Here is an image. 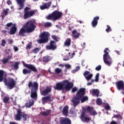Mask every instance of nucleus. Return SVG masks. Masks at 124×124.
Returning <instances> with one entry per match:
<instances>
[{
    "label": "nucleus",
    "instance_id": "7ed1b4c3",
    "mask_svg": "<svg viewBox=\"0 0 124 124\" xmlns=\"http://www.w3.org/2000/svg\"><path fill=\"white\" fill-rule=\"evenodd\" d=\"M3 81L5 83V85L10 90H12L16 85V81L13 78H8L6 79V78H3V71L0 70V82H2Z\"/></svg>",
    "mask_w": 124,
    "mask_h": 124
},
{
    "label": "nucleus",
    "instance_id": "774afa93",
    "mask_svg": "<svg viewBox=\"0 0 124 124\" xmlns=\"http://www.w3.org/2000/svg\"><path fill=\"white\" fill-rule=\"evenodd\" d=\"M40 76V74L37 75V77H36V78H37V79H38V78H39Z\"/></svg>",
    "mask_w": 124,
    "mask_h": 124
},
{
    "label": "nucleus",
    "instance_id": "1a4fd4ad",
    "mask_svg": "<svg viewBox=\"0 0 124 124\" xmlns=\"http://www.w3.org/2000/svg\"><path fill=\"white\" fill-rule=\"evenodd\" d=\"M42 95L44 97L42 98V104L43 105L48 103V102H53L54 100V96L51 94L47 95V93H42Z\"/></svg>",
    "mask_w": 124,
    "mask_h": 124
},
{
    "label": "nucleus",
    "instance_id": "393cba45",
    "mask_svg": "<svg viewBox=\"0 0 124 124\" xmlns=\"http://www.w3.org/2000/svg\"><path fill=\"white\" fill-rule=\"evenodd\" d=\"M52 91V87L51 86H47L46 89L43 90L42 93H49Z\"/></svg>",
    "mask_w": 124,
    "mask_h": 124
},
{
    "label": "nucleus",
    "instance_id": "7c9ffc66",
    "mask_svg": "<svg viewBox=\"0 0 124 124\" xmlns=\"http://www.w3.org/2000/svg\"><path fill=\"white\" fill-rule=\"evenodd\" d=\"M80 100L81 103H84L85 101H88V100H89V98L87 96H84L81 98Z\"/></svg>",
    "mask_w": 124,
    "mask_h": 124
},
{
    "label": "nucleus",
    "instance_id": "412c9836",
    "mask_svg": "<svg viewBox=\"0 0 124 124\" xmlns=\"http://www.w3.org/2000/svg\"><path fill=\"white\" fill-rule=\"evenodd\" d=\"M99 79V73H98L95 76V80L92 79L91 82H88L87 83L88 86H91V85H92L93 83V82H94V81L95 82H98Z\"/></svg>",
    "mask_w": 124,
    "mask_h": 124
},
{
    "label": "nucleus",
    "instance_id": "f257e3e1",
    "mask_svg": "<svg viewBox=\"0 0 124 124\" xmlns=\"http://www.w3.org/2000/svg\"><path fill=\"white\" fill-rule=\"evenodd\" d=\"M36 29L35 25V20L31 19L26 22L23 26V27L20 29L18 32L20 36H25V33H31L34 31Z\"/></svg>",
    "mask_w": 124,
    "mask_h": 124
},
{
    "label": "nucleus",
    "instance_id": "c9c22d12",
    "mask_svg": "<svg viewBox=\"0 0 124 124\" xmlns=\"http://www.w3.org/2000/svg\"><path fill=\"white\" fill-rule=\"evenodd\" d=\"M78 93H86V88H80L78 91Z\"/></svg>",
    "mask_w": 124,
    "mask_h": 124
},
{
    "label": "nucleus",
    "instance_id": "79ce46f5",
    "mask_svg": "<svg viewBox=\"0 0 124 124\" xmlns=\"http://www.w3.org/2000/svg\"><path fill=\"white\" fill-rule=\"evenodd\" d=\"M107 28L108 29L106 30V31H107V32H110V31H112V29L109 25H107Z\"/></svg>",
    "mask_w": 124,
    "mask_h": 124
},
{
    "label": "nucleus",
    "instance_id": "6ab92c4d",
    "mask_svg": "<svg viewBox=\"0 0 124 124\" xmlns=\"http://www.w3.org/2000/svg\"><path fill=\"white\" fill-rule=\"evenodd\" d=\"M99 20V16H95L93 17V20L91 22L92 26L93 28H95L97 26L98 23V20Z\"/></svg>",
    "mask_w": 124,
    "mask_h": 124
},
{
    "label": "nucleus",
    "instance_id": "4d7b16f0",
    "mask_svg": "<svg viewBox=\"0 0 124 124\" xmlns=\"http://www.w3.org/2000/svg\"><path fill=\"white\" fill-rule=\"evenodd\" d=\"M93 95H95L97 97H98V96H101V95H99V93H93Z\"/></svg>",
    "mask_w": 124,
    "mask_h": 124
},
{
    "label": "nucleus",
    "instance_id": "e433bc0d",
    "mask_svg": "<svg viewBox=\"0 0 124 124\" xmlns=\"http://www.w3.org/2000/svg\"><path fill=\"white\" fill-rule=\"evenodd\" d=\"M31 98L34 99V100H36L37 99V93H31Z\"/></svg>",
    "mask_w": 124,
    "mask_h": 124
},
{
    "label": "nucleus",
    "instance_id": "864d4df0",
    "mask_svg": "<svg viewBox=\"0 0 124 124\" xmlns=\"http://www.w3.org/2000/svg\"><path fill=\"white\" fill-rule=\"evenodd\" d=\"M119 117H120V115L117 114V115H114L112 118H116L118 119Z\"/></svg>",
    "mask_w": 124,
    "mask_h": 124
},
{
    "label": "nucleus",
    "instance_id": "423d86ee",
    "mask_svg": "<svg viewBox=\"0 0 124 124\" xmlns=\"http://www.w3.org/2000/svg\"><path fill=\"white\" fill-rule=\"evenodd\" d=\"M104 52L105 53V54L103 55L104 62L106 64L110 66V65H111V63H112V58L109 55L110 50H109L108 48H106Z\"/></svg>",
    "mask_w": 124,
    "mask_h": 124
},
{
    "label": "nucleus",
    "instance_id": "8fccbe9b",
    "mask_svg": "<svg viewBox=\"0 0 124 124\" xmlns=\"http://www.w3.org/2000/svg\"><path fill=\"white\" fill-rule=\"evenodd\" d=\"M13 25V23L12 22H10L6 24V27H7V28H10V27H11Z\"/></svg>",
    "mask_w": 124,
    "mask_h": 124
},
{
    "label": "nucleus",
    "instance_id": "4c0bfd02",
    "mask_svg": "<svg viewBox=\"0 0 124 124\" xmlns=\"http://www.w3.org/2000/svg\"><path fill=\"white\" fill-rule=\"evenodd\" d=\"M39 51H40V48L39 47H36L32 50V53H34V54H37Z\"/></svg>",
    "mask_w": 124,
    "mask_h": 124
},
{
    "label": "nucleus",
    "instance_id": "6e6d98bb",
    "mask_svg": "<svg viewBox=\"0 0 124 124\" xmlns=\"http://www.w3.org/2000/svg\"><path fill=\"white\" fill-rule=\"evenodd\" d=\"M109 124H118L117 122L114 120L112 121Z\"/></svg>",
    "mask_w": 124,
    "mask_h": 124
},
{
    "label": "nucleus",
    "instance_id": "bf43d9fd",
    "mask_svg": "<svg viewBox=\"0 0 124 124\" xmlns=\"http://www.w3.org/2000/svg\"><path fill=\"white\" fill-rule=\"evenodd\" d=\"M3 12L5 14V15H7L8 12L6 10H4Z\"/></svg>",
    "mask_w": 124,
    "mask_h": 124
},
{
    "label": "nucleus",
    "instance_id": "5701e85b",
    "mask_svg": "<svg viewBox=\"0 0 124 124\" xmlns=\"http://www.w3.org/2000/svg\"><path fill=\"white\" fill-rule=\"evenodd\" d=\"M17 31V27L16 25H13V26L10 30V34H15Z\"/></svg>",
    "mask_w": 124,
    "mask_h": 124
},
{
    "label": "nucleus",
    "instance_id": "f03ea898",
    "mask_svg": "<svg viewBox=\"0 0 124 124\" xmlns=\"http://www.w3.org/2000/svg\"><path fill=\"white\" fill-rule=\"evenodd\" d=\"M73 82H69L68 80H64L62 83L61 82L57 83L54 88L57 91H62L64 89L66 92H69L73 88Z\"/></svg>",
    "mask_w": 124,
    "mask_h": 124
},
{
    "label": "nucleus",
    "instance_id": "bb28decb",
    "mask_svg": "<svg viewBox=\"0 0 124 124\" xmlns=\"http://www.w3.org/2000/svg\"><path fill=\"white\" fill-rule=\"evenodd\" d=\"M34 103L33 100L31 99L28 102L26 103L25 105L27 108H31V106H32Z\"/></svg>",
    "mask_w": 124,
    "mask_h": 124
},
{
    "label": "nucleus",
    "instance_id": "58836bf2",
    "mask_svg": "<svg viewBox=\"0 0 124 124\" xmlns=\"http://www.w3.org/2000/svg\"><path fill=\"white\" fill-rule=\"evenodd\" d=\"M97 105H102V100L101 98H98L96 101Z\"/></svg>",
    "mask_w": 124,
    "mask_h": 124
},
{
    "label": "nucleus",
    "instance_id": "b1692460",
    "mask_svg": "<svg viewBox=\"0 0 124 124\" xmlns=\"http://www.w3.org/2000/svg\"><path fill=\"white\" fill-rule=\"evenodd\" d=\"M65 47H69L71 45V39L69 38H67L63 44Z\"/></svg>",
    "mask_w": 124,
    "mask_h": 124
},
{
    "label": "nucleus",
    "instance_id": "2eb2a0df",
    "mask_svg": "<svg viewBox=\"0 0 124 124\" xmlns=\"http://www.w3.org/2000/svg\"><path fill=\"white\" fill-rule=\"evenodd\" d=\"M80 119L82 121V122H83L84 123H88V122H90L91 121V119L87 116H85V112H83L80 116Z\"/></svg>",
    "mask_w": 124,
    "mask_h": 124
},
{
    "label": "nucleus",
    "instance_id": "5fc2aeb1",
    "mask_svg": "<svg viewBox=\"0 0 124 124\" xmlns=\"http://www.w3.org/2000/svg\"><path fill=\"white\" fill-rule=\"evenodd\" d=\"M14 50L15 52H17V51H18V50H19V48H18L17 47V46H14Z\"/></svg>",
    "mask_w": 124,
    "mask_h": 124
},
{
    "label": "nucleus",
    "instance_id": "052dcab7",
    "mask_svg": "<svg viewBox=\"0 0 124 124\" xmlns=\"http://www.w3.org/2000/svg\"><path fill=\"white\" fill-rule=\"evenodd\" d=\"M7 32V31H5V30H3L1 31V32L3 33H4V34H5V33H6Z\"/></svg>",
    "mask_w": 124,
    "mask_h": 124
},
{
    "label": "nucleus",
    "instance_id": "69168bd1",
    "mask_svg": "<svg viewBox=\"0 0 124 124\" xmlns=\"http://www.w3.org/2000/svg\"><path fill=\"white\" fill-rule=\"evenodd\" d=\"M59 66H60L62 68H63L64 66H63V65H62V64H60L59 65Z\"/></svg>",
    "mask_w": 124,
    "mask_h": 124
},
{
    "label": "nucleus",
    "instance_id": "f8f14e48",
    "mask_svg": "<svg viewBox=\"0 0 124 124\" xmlns=\"http://www.w3.org/2000/svg\"><path fill=\"white\" fill-rule=\"evenodd\" d=\"M22 62L24 66L26 67V68L30 69V70H31L33 72H37V69H36V67H35V66L34 65L31 64H26L24 62Z\"/></svg>",
    "mask_w": 124,
    "mask_h": 124
},
{
    "label": "nucleus",
    "instance_id": "4468645a",
    "mask_svg": "<svg viewBox=\"0 0 124 124\" xmlns=\"http://www.w3.org/2000/svg\"><path fill=\"white\" fill-rule=\"evenodd\" d=\"M87 110L88 113H89V115H91V116H95V115H97V112H96V111L94 110L93 107H87Z\"/></svg>",
    "mask_w": 124,
    "mask_h": 124
},
{
    "label": "nucleus",
    "instance_id": "338daca9",
    "mask_svg": "<svg viewBox=\"0 0 124 124\" xmlns=\"http://www.w3.org/2000/svg\"><path fill=\"white\" fill-rule=\"evenodd\" d=\"M10 124H16V123L14 122H10Z\"/></svg>",
    "mask_w": 124,
    "mask_h": 124
},
{
    "label": "nucleus",
    "instance_id": "13d9d810",
    "mask_svg": "<svg viewBox=\"0 0 124 124\" xmlns=\"http://www.w3.org/2000/svg\"><path fill=\"white\" fill-rule=\"evenodd\" d=\"M7 4L8 5H10L12 3H11V1H10V0H7Z\"/></svg>",
    "mask_w": 124,
    "mask_h": 124
},
{
    "label": "nucleus",
    "instance_id": "4be33fe9",
    "mask_svg": "<svg viewBox=\"0 0 124 124\" xmlns=\"http://www.w3.org/2000/svg\"><path fill=\"white\" fill-rule=\"evenodd\" d=\"M68 106H65L62 111V114L65 117H67L68 115Z\"/></svg>",
    "mask_w": 124,
    "mask_h": 124
},
{
    "label": "nucleus",
    "instance_id": "a19ab883",
    "mask_svg": "<svg viewBox=\"0 0 124 124\" xmlns=\"http://www.w3.org/2000/svg\"><path fill=\"white\" fill-rule=\"evenodd\" d=\"M13 67L15 69H18V68H19V63L18 62H16Z\"/></svg>",
    "mask_w": 124,
    "mask_h": 124
},
{
    "label": "nucleus",
    "instance_id": "49530a36",
    "mask_svg": "<svg viewBox=\"0 0 124 124\" xmlns=\"http://www.w3.org/2000/svg\"><path fill=\"white\" fill-rule=\"evenodd\" d=\"M64 66H65L66 69H70V68H71V66L68 64H65L64 65Z\"/></svg>",
    "mask_w": 124,
    "mask_h": 124
},
{
    "label": "nucleus",
    "instance_id": "37998d69",
    "mask_svg": "<svg viewBox=\"0 0 124 124\" xmlns=\"http://www.w3.org/2000/svg\"><path fill=\"white\" fill-rule=\"evenodd\" d=\"M52 38L53 39V40H55V41H56V42H58L59 41V39L58 38V37L56 35H52Z\"/></svg>",
    "mask_w": 124,
    "mask_h": 124
},
{
    "label": "nucleus",
    "instance_id": "603ef678",
    "mask_svg": "<svg viewBox=\"0 0 124 124\" xmlns=\"http://www.w3.org/2000/svg\"><path fill=\"white\" fill-rule=\"evenodd\" d=\"M31 44H28L26 46V49L28 50L29 49H31Z\"/></svg>",
    "mask_w": 124,
    "mask_h": 124
},
{
    "label": "nucleus",
    "instance_id": "a18cd8bd",
    "mask_svg": "<svg viewBox=\"0 0 124 124\" xmlns=\"http://www.w3.org/2000/svg\"><path fill=\"white\" fill-rule=\"evenodd\" d=\"M55 72L57 74L61 73V72H62V69L59 68H56L55 69Z\"/></svg>",
    "mask_w": 124,
    "mask_h": 124
},
{
    "label": "nucleus",
    "instance_id": "0eeeda50",
    "mask_svg": "<svg viewBox=\"0 0 124 124\" xmlns=\"http://www.w3.org/2000/svg\"><path fill=\"white\" fill-rule=\"evenodd\" d=\"M16 112V114L15 116L16 121H21L22 117L23 119V121H25V122L27 121L29 115L25 113H22V109L21 108H18Z\"/></svg>",
    "mask_w": 124,
    "mask_h": 124
},
{
    "label": "nucleus",
    "instance_id": "473e14b6",
    "mask_svg": "<svg viewBox=\"0 0 124 124\" xmlns=\"http://www.w3.org/2000/svg\"><path fill=\"white\" fill-rule=\"evenodd\" d=\"M100 92L98 89H91L90 90V93H99Z\"/></svg>",
    "mask_w": 124,
    "mask_h": 124
},
{
    "label": "nucleus",
    "instance_id": "c85d7f7f",
    "mask_svg": "<svg viewBox=\"0 0 124 124\" xmlns=\"http://www.w3.org/2000/svg\"><path fill=\"white\" fill-rule=\"evenodd\" d=\"M22 73L24 75H26L27 74H30V73H31V70L29 69L28 70L27 69H23L22 71Z\"/></svg>",
    "mask_w": 124,
    "mask_h": 124
},
{
    "label": "nucleus",
    "instance_id": "0e129e2a",
    "mask_svg": "<svg viewBox=\"0 0 124 124\" xmlns=\"http://www.w3.org/2000/svg\"><path fill=\"white\" fill-rule=\"evenodd\" d=\"M72 56L71 57V58H72L73 57H74L75 55V53L73 52L72 54H71Z\"/></svg>",
    "mask_w": 124,
    "mask_h": 124
},
{
    "label": "nucleus",
    "instance_id": "c756f323",
    "mask_svg": "<svg viewBox=\"0 0 124 124\" xmlns=\"http://www.w3.org/2000/svg\"><path fill=\"white\" fill-rule=\"evenodd\" d=\"M9 97L8 96H6L3 98V102H4L5 104H8V103H9Z\"/></svg>",
    "mask_w": 124,
    "mask_h": 124
},
{
    "label": "nucleus",
    "instance_id": "6e6552de",
    "mask_svg": "<svg viewBox=\"0 0 124 124\" xmlns=\"http://www.w3.org/2000/svg\"><path fill=\"white\" fill-rule=\"evenodd\" d=\"M31 10V8L29 7H26L24 8V14L23 16V18L25 20L27 19H29V18H31V17H32L35 13H36V10Z\"/></svg>",
    "mask_w": 124,
    "mask_h": 124
},
{
    "label": "nucleus",
    "instance_id": "e2e57ef3",
    "mask_svg": "<svg viewBox=\"0 0 124 124\" xmlns=\"http://www.w3.org/2000/svg\"><path fill=\"white\" fill-rule=\"evenodd\" d=\"M86 46V43H83V45H81V46L83 47V48H84V47H85V46Z\"/></svg>",
    "mask_w": 124,
    "mask_h": 124
},
{
    "label": "nucleus",
    "instance_id": "39448f33",
    "mask_svg": "<svg viewBox=\"0 0 124 124\" xmlns=\"http://www.w3.org/2000/svg\"><path fill=\"white\" fill-rule=\"evenodd\" d=\"M62 17V13L58 11H54L51 14H49L47 16H46L47 20H53V21H57L59 20L60 18Z\"/></svg>",
    "mask_w": 124,
    "mask_h": 124
},
{
    "label": "nucleus",
    "instance_id": "c03bdc74",
    "mask_svg": "<svg viewBox=\"0 0 124 124\" xmlns=\"http://www.w3.org/2000/svg\"><path fill=\"white\" fill-rule=\"evenodd\" d=\"M6 44V41H5L4 39H2V43L0 44V46H2V47H4L5 46Z\"/></svg>",
    "mask_w": 124,
    "mask_h": 124
},
{
    "label": "nucleus",
    "instance_id": "a878e982",
    "mask_svg": "<svg viewBox=\"0 0 124 124\" xmlns=\"http://www.w3.org/2000/svg\"><path fill=\"white\" fill-rule=\"evenodd\" d=\"M50 5H51V2H48L47 3H45L44 5L40 6V8L41 10H44V9L49 8Z\"/></svg>",
    "mask_w": 124,
    "mask_h": 124
},
{
    "label": "nucleus",
    "instance_id": "ea45409f",
    "mask_svg": "<svg viewBox=\"0 0 124 124\" xmlns=\"http://www.w3.org/2000/svg\"><path fill=\"white\" fill-rule=\"evenodd\" d=\"M51 26H52V23H51V22H46L44 25L45 28L50 27Z\"/></svg>",
    "mask_w": 124,
    "mask_h": 124
},
{
    "label": "nucleus",
    "instance_id": "ddd939ff",
    "mask_svg": "<svg viewBox=\"0 0 124 124\" xmlns=\"http://www.w3.org/2000/svg\"><path fill=\"white\" fill-rule=\"evenodd\" d=\"M16 2L19 6L18 10H22L25 7L26 0H16Z\"/></svg>",
    "mask_w": 124,
    "mask_h": 124
},
{
    "label": "nucleus",
    "instance_id": "09e8293b",
    "mask_svg": "<svg viewBox=\"0 0 124 124\" xmlns=\"http://www.w3.org/2000/svg\"><path fill=\"white\" fill-rule=\"evenodd\" d=\"M105 109H106V110H110L111 109V108H110V106H109V105H106L105 106Z\"/></svg>",
    "mask_w": 124,
    "mask_h": 124
},
{
    "label": "nucleus",
    "instance_id": "2f4dec72",
    "mask_svg": "<svg viewBox=\"0 0 124 124\" xmlns=\"http://www.w3.org/2000/svg\"><path fill=\"white\" fill-rule=\"evenodd\" d=\"M50 61V56H44L43 58V62H48Z\"/></svg>",
    "mask_w": 124,
    "mask_h": 124
},
{
    "label": "nucleus",
    "instance_id": "cd10ccee",
    "mask_svg": "<svg viewBox=\"0 0 124 124\" xmlns=\"http://www.w3.org/2000/svg\"><path fill=\"white\" fill-rule=\"evenodd\" d=\"M9 60H11V56L10 55L8 56L7 58H3L1 62L4 64H5Z\"/></svg>",
    "mask_w": 124,
    "mask_h": 124
},
{
    "label": "nucleus",
    "instance_id": "a211bd4d",
    "mask_svg": "<svg viewBox=\"0 0 124 124\" xmlns=\"http://www.w3.org/2000/svg\"><path fill=\"white\" fill-rule=\"evenodd\" d=\"M60 124H71V120L67 117H65L60 121Z\"/></svg>",
    "mask_w": 124,
    "mask_h": 124
},
{
    "label": "nucleus",
    "instance_id": "9b49d317",
    "mask_svg": "<svg viewBox=\"0 0 124 124\" xmlns=\"http://www.w3.org/2000/svg\"><path fill=\"white\" fill-rule=\"evenodd\" d=\"M46 50H51L54 51L57 49V44L55 41L51 40L49 42V45H47L46 46Z\"/></svg>",
    "mask_w": 124,
    "mask_h": 124
},
{
    "label": "nucleus",
    "instance_id": "20e7f679",
    "mask_svg": "<svg viewBox=\"0 0 124 124\" xmlns=\"http://www.w3.org/2000/svg\"><path fill=\"white\" fill-rule=\"evenodd\" d=\"M49 36L50 33L49 32L44 31L39 35V37L40 39L37 40V42L39 44L47 43L49 41Z\"/></svg>",
    "mask_w": 124,
    "mask_h": 124
},
{
    "label": "nucleus",
    "instance_id": "de8ad7c7",
    "mask_svg": "<svg viewBox=\"0 0 124 124\" xmlns=\"http://www.w3.org/2000/svg\"><path fill=\"white\" fill-rule=\"evenodd\" d=\"M95 70L97 71H99L100 70H101V65H99L98 66L96 67Z\"/></svg>",
    "mask_w": 124,
    "mask_h": 124
},
{
    "label": "nucleus",
    "instance_id": "3c124183",
    "mask_svg": "<svg viewBox=\"0 0 124 124\" xmlns=\"http://www.w3.org/2000/svg\"><path fill=\"white\" fill-rule=\"evenodd\" d=\"M77 91V88L76 87H74L72 89V93H75Z\"/></svg>",
    "mask_w": 124,
    "mask_h": 124
},
{
    "label": "nucleus",
    "instance_id": "72a5a7b5",
    "mask_svg": "<svg viewBox=\"0 0 124 124\" xmlns=\"http://www.w3.org/2000/svg\"><path fill=\"white\" fill-rule=\"evenodd\" d=\"M51 113L50 110H46V111L42 112L43 116H48Z\"/></svg>",
    "mask_w": 124,
    "mask_h": 124
},
{
    "label": "nucleus",
    "instance_id": "680f3d73",
    "mask_svg": "<svg viewBox=\"0 0 124 124\" xmlns=\"http://www.w3.org/2000/svg\"><path fill=\"white\" fill-rule=\"evenodd\" d=\"M114 52L117 53V55H120V51L118 50H115Z\"/></svg>",
    "mask_w": 124,
    "mask_h": 124
},
{
    "label": "nucleus",
    "instance_id": "f3484780",
    "mask_svg": "<svg viewBox=\"0 0 124 124\" xmlns=\"http://www.w3.org/2000/svg\"><path fill=\"white\" fill-rule=\"evenodd\" d=\"M83 75L87 81H90L93 78V74H90V71H85Z\"/></svg>",
    "mask_w": 124,
    "mask_h": 124
},
{
    "label": "nucleus",
    "instance_id": "f704fd0d",
    "mask_svg": "<svg viewBox=\"0 0 124 124\" xmlns=\"http://www.w3.org/2000/svg\"><path fill=\"white\" fill-rule=\"evenodd\" d=\"M72 35L74 38H76V39L78 38V33H77V31H76V30H74L72 31Z\"/></svg>",
    "mask_w": 124,
    "mask_h": 124
},
{
    "label": "nucleus",
    "instance_id": "aec40b11",
    "mask_svg": "<svg viewBox=\"0 0 124 124\" xmlns=\"http://www.w3.org/2000/svg\"><path fill=\"white\" fill-rule=\"evenodd\" d=\"M72 101L73 102L74 107H76L77 105H78V93H77L76 96L74 97Z\"/></svg>",
    "mask_w": 124,
    "mask_h": 124
},
{
    "label": "nucleus",
    "instance_id": "9d476101",
    "mask_svg": "<svg viewBox=\"0 0 124 124\" xmlns=\"http://www.w3.org/2000/svg\"><path fill=\"white\" fill-rule=\"evenodd\" d=\"M28 88L31 90V93H37L38 91V83L36 82L29 81L28 83Z\"/></svg>",
    "mask_w": 124,
    "mask_h": 124
},
{
    "label": "nucleus",
    "instance_id": "dca6fc26",
    "mask_svg": "<svg viewBox=\"0 0 124 124\" xmlns=\"http://www.w3.org/2000/svg\"><path fill=\"white\" fill-rule=\"evenodd\" d=\"M117 88L119 90V91H124V83L123 80H120L116 83Z\"/></svg>",
    "mask_w": 124,
    "mask_h": 124
}]
</instances>
